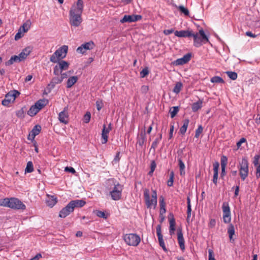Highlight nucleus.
I'll use <instances>...</instances> for the list:
<instances>
[{
	"label": "nucleus",
	"mask_w": 260,
	"mask_h": 260,
	"mask_svg": "<svg viewBox=\"0 0 260 260\" xmlns=\"http://www.w3.org/2000/svg\"><path fill=\"white\" fill-rule=\"evenodd\" d=\"M107 189L109 191L112 200L117 201L121 199V192L123 189L122 186L114 179L108 180Z\"/></svg>",
	"instance_id": "2"
},
{
	"label": "nucleus",
	"mask_w": 260,
	"mask_h": 260,
	"mask_svg": "<svg viewBox=\"0 0 260 260\" xmlns=\"http://www.w3.org/2000/svg\"><path fill=\"white\" fill-rule=\"evenodd\" d=\"M223 211V222L225 223H228L231 222V211L230 208L229 204L227 202H224L222 206Z\"/></svg>",
	"instance_id": "11"
},
{
	"label": "nucleus",
	"mask_w": 260,
	"mask_h": 260,
	"mask_svg": "<svg viewBox=\"0 0 260 260\" xmlns=\"http://www.w3.org/2000/svg\"><path fill=\"white\" fill-rule=\"evenodd\" d=\"M61 82L62 80L59 75L56 76L52 79L49 86H51L52 87H54L56 84H59Z\"/></svg>",
	"instance_id": "32"
},
{
	"label": "nucleus",
	"mask_w": 260,
	"mask_h": 260,
	"mask_svg": "<svg viewBox=\"0 0 260 260\" xmlns=\"http://www.w3.org/2000/svg\"><path fill=\"white\" fill-rule=\"evenodd\" d=\"M212 83H224L223 79L219 76H214L211 79Z\"/></svg>",
	"instance_id": "47"
},
{
	"label": "nucleus",
	"mask_w": 260,
	"mask_h": 260,
	"mask_svg": "<svg viewBox=\"0 0 260 260\" xmlns=\"http://www.w3.org/2000/svg\"><path fill=\"white\" fill-rule=\"evenodd\" d=\"M209 252V260H216L214 257L213 251L212 249H209L208 250Z\"/></svg>",
	"instance_id": "58"
},
{
	"label": "nucleus",
	"mask_w": 260,
	"mask_h": 260,
	"mask_svg": "<svg viewBox=\"0 0 260 260\" xmlns=\"http://www.w3.org/2000/svg\"><path fill=\"white\" fill-rule=\"evenodd\" d=\"M203 128L201 125H200L196 131L195 137L198 138L200 134L203 132Z\"/></svg>",
	"instance_id": "48"
},
{
	"label": "nucleus",
	"mask_w": 260,
	"mask_h": 260,
	"mask_svg": "<svg viewBox=\"0 0 260 260\" xmlns=\"http://www.w3.org/2000/svg\"><path fill=\"white\" fill-rule=\"evenodd\" d=\"M69 203L73 207V209L74 210L75 208H81L83 207L85 205L86 202L83 200H76L71 201Z\"/></svg>",
	"instance_id": "21"
},
{
	"label": "nucleus",
	"mask_w": 260,
	"mask_h": 260,
	"mask_svg": "<svg viewBox=\"0 0 260 260\" xmlns=\"http://www.w3.org/2000/svg\"><path fill=\"white\" fill-rule=\"evenodd\" d=\"M160 141V138H156L155 140L152 142L151 149H153L154 150L157 147L158 143Z\"/></svg>",
	"instance_id": "49"
},
{
	"label": "nucleus",
	"mask_w": 260,
	"mask_h": 260,
	"mask_svg": "<svg viewBox=\"0 0 260 260\" xmlns=\"http://www.w3.org/2000/svg\"><path fill=\"white\" fill-rule=\"evenodd\" d=\"M90 117H91L90 113L89 112H86L84 116V122L86 123H88L90 120Z\"/></svg>",
	"instance_id": "52"
},
{
	"label": "nucleus",
	"mask_w": 260,
	"mask_h": 260,
	"mask_svg": "<svg viewBox=\"0 0 260 260\" xmlns=\"http://www.w3.org/2000/svg\"><path fill=\"white\" fill-rule=\"evenodd\" d=\"M48 103V101L46 99H42L38 101L35 104V106L38 108L39 110L45 106Z\"/></svg>",
	"instance_id": "27"
},
{
	"label": "nucleus",
	"mask_w": 260,
	"mask_h": 260,
	"mask_svg": "<svg viewBox=\"0 0 260 260\" xmlns=\"http://www.w3.org/2000/svg\"><path fill=\"white\" fill-rule=\"evenodd\" d=\"M174 178V173L173 171H171L170 173V178L167 182V185L168 186H172L173 185Z\"/></svg>",
	"instance_id": "43"
},
{
	"label": "nucleus",
	"mask_w": 260,
	"mask_h": 260,
	"mask_svg": "<svg viewBox=\"0 0 260 260\" xmlns=\"http://www.w3.org/2000/svg\"><path fill=\"white\" fill-rule=\"evenodd\" d=\"M156 167V164L155 163V161L154 160H152L151 161V165H150V171L149 173V174H152L153 172L154 171L155 168Z\"/></svg>",
	"instance_id": "50"
},
{
	"label": "nucleus",
	"mask_w": 260,
	"mask_h": 260,
	"mask_svg": "<svg viewBox=\"0 0 260 260\" xmlns=\"http://www.w3.org/2000/svg\"><path fill=\"white\" fill-rule=\"evenodd\" d=\"M189 121L188 119H185L183 120V125L180 127L179 130V133L182 135H184L187 130V128L188 127Z\"/></svg>",
	"instance_id": "31"
},
{
	"label": "nucleus",
	"mask_w": 260,
	"mask_h": 260,
	"mask_svg": "<svg viewBox=\"0 0 260 260\" xmlns=\"http://www.w3.org/2000/svg\"><path fill=\"white\" fill-rule=\"evenodd\" d=\"M170 113L171 114V118H173L175 116L177 113L179 111V107L178 106L173 107L170 109Z\"/></svg>",
	"instance_id": "39"
},
{
	"label": "nucleus",
	"mask_w": 260,
	"mask_h": 260,
	"mask_svg": "<svg viewBox=\"0 0 260 260\" xmlns=\"http://www.w3.org/2000/svg\"><path fill=\"white\" fill-rule=\"evenodd\" d=\"M41 131V126L40 125H35L31 131L30 132L28 139L29 140H33L35 137L39 135Z\"/></svg>",
	"instance_id": "19"
},
{
	"label": "nucleus",
	"mask_w": 260,
	"mask_h": 260,
	"mask_svg": "<svg viewBox=\"0 0 260 260\" xmlns=\"http://www.w3.org/2000/svg\"><path fill=\"white\" fill-rule=\"evenodd\" d=\"M10 199L5 198L3 199H0V206L9 207V203L10 202Z\"/></svg>",
	"instance_id": "45"
},
{
	"label": "nucleus",
	"mask_w": 260,
	"mask_h": 260,
	"mask_svg": "<svg viewBox=\"0 0 260 260\" xmlns=\"http://www.w3.org/2000/svg\"><path fill=\"white\" fill-rule=\"evenodd\" d=\"M149 74V71L147 68L143 69L140 72V76L142 78L145 77Z\"/></svg>",
	"instance_id": "54"
},
{
	"label": "nucleus",
	"mask_w": 260,
	"mask_h": 260,
	"mask_svg": "<svg viewBox=\"0 0 260 260\" xmlns=\"http://www.w3.org/2000/svg\"><path fill=\"white\" fill-rule=\"evenodd\" d=\"M148 90H149V87L148 86H146V85H143L141 88V92L143 93H147V91H148Z\"/></svg>",
	"instance_id": "60"
},
{
	"label": "nucleus",
	"mask_w": 260,
	"mask_h": 260,
	"mask_svg": "<svg viewBox=\"0 0 260 260\" xmlns=\"http://www.w3.org/2000/svg\"><path fill=\"white\" fill-rule=\"evenodd\" d=\"M159 205H160V215H163L166 212V203L165 202L164 198L160 197L159 198Z\"/></svg>",
	"instance_id": "25"
},
{
	"label": "nucleus",
	"mask_w": 260,
	"mask_h": 260,
	"mask_svg": "<svg viewBox=\"0 0 260 260\" xmlns=\"http://www.w3.org/2000/svg\"><path fill=\"white\" fill-rule=\"evenodd\" d=\"M228 233L231 240L233 239V236L235 234V228L232 224H229L228 228Z\"/></svg>",
	"instance_id": "35"
},
{
	"label": "nucleus",
	"mask_w": 260,
	"mask_h": 260,
	"mask_svg": "<svg viewBox=\"0 0 260 260\" xmlns=\"http://www.w3.org/2000/svg\"><path fill=\"white\" fill-rule=\"evenodd\" d=\"M226 74L228 77L233 80H235L237 78V74L235 72L228 71L226 72Z\"/></svg>",
	"instance_id": "44"
},
{
	"label": "nucleus",
	"mask_w": 260,
	"mask_h": 260,
	"mask_svg": "<svg viewBox=\"0 0 260 260\" xmlns=\"http://www.w3.org/2000/svg\"><path fill=\"white\" fill-rule=\"evenodd\" d=\"M39 110L38 109V108H37V107L35 106V105H32L30 108V109H29V110L27 112V114L28 115L30 116H34L35 115H36L39 112Z\"/></svg>",
	"instance_id": "33"
},
{
	"label": "nucleus",
	"mask_w": 260,
	"mask_h": 260,
	"mask_svg": "<svg viewBox=\"0 0 260 260\" xmlns=\"http://www.w3.org/2000/svg\"><path fill=\"white\" fill-rule=\"evenodd\" d=\"M19 94V92L14 90L9 92L5 96V99L2 101V105L5 106H8L11 102H13L16 96Z\"/></svg>",
	"instance_id": "9"
},
{
	"label": "nucleus",
	"mask_w": 260,
	"mask_h": 260,
	"mask_svg": "<svg viewBox=\"0 0 260 260\" xmlns=\"http://www.w3.org/2000/svg\"><path fill=\"white\" fill-rule=\"evenodd\" d=\"M259 158H260V155H256L254 156L253 161V164L254 166H256L259 164L258 162Z\"/></svg>",
	"instance_id": "55"
},
{
	"label": "nucleus",
	"mask_w": 260,
	"mask_h": 260,
	"mask_svg": "<svg viewBox=\"0 0 260 260\" xmlns=\"http://www.w3.org/2000/svg\"><path fill=\"white\" fill-rule=\"evenodd\" d=\"M187 217H190L191 208V204H190V199L189 197H187Z\"/></svg>",
	"instance_id": "41"
},
{
	"label": "nucleus",
	"mask_w": 260,
	"mask_h": 260,
	"mask_svg": "<svg viewBox=\"0 0 260 260\" xmlns=\"http://www.w3.org/2000/svg\"><path fill=\"white\" fill-rule=\"evenodd\" d=\"M83 9L82 0H78L76 5H73L70 11V23L71 25L79 26L82 21L81 15Z\"/></svg>",
	"instance_id": "1"
},
{
	"label": "nucleus",
	"mask_w": 260,
	"mask_h": 260,
	"mask_svg": "<svg viewBox=\"0 0 260 260\" xmlns=\"http://www.w3.org/2000/svg\"><path fill=\"white\" fill-rule=\"evenodd\" d=\"M174 31V30L173 28L169 29H165L164 30V34L165 35H169L172 33H173Z\"/></svg>",
	"instance_id": "62"
},
{
	"label": "nucleus",
	"mask_w": 260,
	"mask_h": 260,
	"mask_svg": "<svg viewBox=\"0 0 260 260\" xmlns=\"http://www.w3.org/2000/svg\"><path fill=\"white\" fill-rule=\"evenodd\" d=\"M34 171V166L31 161H28L27 163L26 167L25 170V173H31Z\"/></svg>",
	"instance_id": "42"
},
{
	"label": "nucleus",
	"mask_w": 260,
	"mask_h": 260,
	"mask_svg": "<svg viewBox=\"0 0 260 260\" xmlns=\"http://www.w3.org/2000/svg\"><path fill=\"white\" fill-rule=\"evenodd\" d=\"M142 17L140 15H125L120 20V23L134 22L140 20Z\"/></svg>",
	"instance_id": "12"
},
{
	"label": "nucleus",
	"mask_w": 260,
	"mask_h": 260,
	"mask_svg": "<svg viewBox=\"0 0 260 260\" xmlns=\"http://www.w3.org/2000/svg\"><path fill=\"white\" fill-rule=\"evenodd\" d=\"M156 230V234L158 237L159 244L160 246L162 247L165 251H167V249L165 246V244L163 239V236L161 232V225L160 224L157 225Z\"/></svg>",
	"instance_id": "15"
},
{
	"label": "nucleus",
	"mask_w": 260,
	"mask_h": 260,
	"mask_svg": "<svg viewBox=\"0 0 260 260\" xmlns=\"http://www.w3.org/2000/svg\"><path fill=\"white\" fill-rule=\"evenodd\" d=\"M191 54L190 53H187L184 55L182 57L178 58L176 60L174 63L176 66L182 65L187 63L191 58Z\"/></svg>",
	"instance_id": "18"
},
{
	"label": "nucleus",
	"mask_w": 260,
	"mask_h": 260,
	"mask_svg": "<svg viewBox=\"0 0 260 260\" xmlns=\"http://www.w3.org/2000/svg\"><path fill=\"white\" fill-rule=\"evenodd\" d=\"M30 21H27L26 22L24 23L20 27V30H21V29L22 28L23 32L27 31L29 28H30Z\"/></svg>",
	"instance_id": "46"
},
{
	"label": "nucleus",
	"mask_w": 260,
	"mask_h": 260,
	"mask_svg": "<svg viewBox=\"0 0 260 260\" xmlns=\"http://www.w3.org/2000/svg\"><path fill=\"white\" fill-rule=\"evenodd\" d=\"M177 239L181 249L184 250L185 249L184 239L181 229L177 230Z\"/></svg>",
	"instance_id": "20"
},
{
	"label": "nucleus",
	"mask_w": 260,
	"mask_h": 260,
	"mask_svg": "<svg viewBox=\"0 0 260 260\" xmlns=\"http://www.w3.org/2000/svg\"><path fill=\"white\" fill-rule=\"evenodd\" d=\"M73 211L74 210L73 209V207L69 203L65 207L63 208L60 211L59 213V217L60 218H65Z\"/></svg>",
	"instance_id": "16"
},
{
	"label": "nucleus",
	"mask_w": 260,
	"mask_h": 260,
	"mask_svg": "<svg viewBox=\"0 0 260 260\" xmlns=\"http://www.w3.org/2000/svg\"><path fill=\"white\" fill-rule=\"evenodd\" d=\"M146 142V136L145 131L142 132L137 137V144L140 147H142L143 145Z\"/></svg>",
	"instance_id": "22"
},
{
	"label": "nucleus",
	"mask_w": 260,
	"mask_h": 260,
	"mask_svg": "<svg viewBox=\"0 0 260 260\" xmlns=\"http://www.w3.org/2000/svg\"><path fill=\"white\" fill-rule=\"evenodd\" d=\"M170 216L171 217V218L170 219L169 223H170V233L171 235L174 233L175 231V220L173 217V215L172 214H170Z\"/></svg>",
	"instance_id": "26"
},
{
	"label": "nucleus",
	"mask_w": 260,
	"mask_h": 260,
	"mask_svg": "<svg viewBox=\"0 0 260 260\" xmlns=\"http://www.w3.org/2000/svg\"><path fill=\"white\" fill-rule=\"evenodd\" d=\"M57 203V198L54 196H48L46 201L47 205L50 207H53Z\"/></svg>",
	"instance_id": "28"
},
{
	"label": "nucleus",
	"mask_w": 260,
	"mask_h": 260,
	"mask_svg": "<svg viewBox=\"0 0 260 260\" xmlns=\"http://www.w3.org/2000/svg\"><path fill=\"white\" fill-rule=\"evenodd\" d=\"M20 60L21 61L23 60L24 59H25L27 56L25 53L22 51L18 55Z\"/></svg>",
	"instance_id": "59"
},
{
	"label": "nucleus",
	"mask_w": 260,
	"mask_h": 260,
	"mask_svg": "<svg viewBox=\"0 0 260 260\" xmlns=\"http://www.w3.org/2000/svg\"><path fill=\"white\" fill-rule=\"evenodd\" d=\"M59 121L64 124H67L69 121V115L68 113V107L64 108L63 110L60 112L58 115Z\"/></svg>",
	"instance_id": "17"
},
{
	"label": "nucleus",
	"mask_w": 260,
	"mask_h": 260,
	"mask_svg": "<svg viewBox=\"0 0 260 260\" xmlns=\"http://www.w3.org/2000/svg\"><path fill=\"white\" fill-rule=\"evenodd\" d=\"M64 170L67 172H69L73 174H74L76 172L75 169L72 167H66Z\"/></svg>",
	"instance_id": "63"
},
{
	"label": "nucleus",
	"mask_w": 260,
	"mask_h": 260,
	"mask_svg": "<svg viewBox=\"0 0 260 260\" xmlns=\"http://www.w3.org/2000/svg\"><path fill=\"white\" fill-rule=\"evenodd\" d=\"M21 60L18 55H13L11 57L9 60L5 62V64L7 66H9L13 64L15 62H19Z\"/></svg>",
	"instance_id": "29"
},
{
	"label": "nucleus",
	"mask_w": 260,
	"mask_h": 260,
	"mask_svg": "<svg viewBox=\"0 0 260 260\" xmlns=\"http://www.w3.org/2000/svg\"><path fill=\"white\" fill-rule=\"evenodd\" d=\"M219 164L218 162L213 164V182L216 185L218 180V169Z\"/></svg>",
	"instance_id": "23"
},
{
	"label": "nucleus",
	"mask_w": 260,
	"mask_h": 260,
	"mask_svg": "<svg viewBox=\"0 0 260 260\" xmlns=\"http://www.w3.org/2000/svg\"><path fill=\"white\" fill-rule=\"evenodd\" d=\"M94 213L98 217L103 218L104 219H107L108 217L106 213L100 210H95L93 211Z\"/></svg>",
	"instance_id": "40"
},
{
	"label": "nucleus",
	"mask_w": 260,
	"mask_h": 260,
	"mask_svg": "<svg viewBox=\"0 0 260 260\" xmlns=\"http://www.w3.org/2000/svg\"><path fill=\"white\" fill-rule=\"evenodd\" d=\"M228 159L225 156L223 155L221 158V167H226Z\"/></svg>",
	"instance_id": "51"
},
{
	"label": "nucleus",
	"mask_w": 260,
	"mask_h": 260,
	"mask_svg": "<svg viewBox=\"0 0 260 260\" xmlns=\"http://www.w3.org/2000/svg\"><path fill=\"white\" fill-rule=\"evenodd\" d=\"M176 7L180 11L181 13L184 14L185 16L189 15V12L187 8H185L183 6H176Z\"/></svg>",
	"instance_id": "38"
},
{
	"label": "nucleus",
	"mask_w": 260,
	"mask_h": 260,
	"mask_svg": "<svg viewBox=\"0 0 260 260\" xmlns=\"http://www.w3.org/2000/svg\"><path fill=\"white\" fill-rule=\"evenodd\" d=\"M112 129V124L110 123L107 127L105 124H104L102 132V143L106 144L108 141V134Z\"/></svg>",
	"instance_id": "13"
},
{
	"label": "nucleus",
	"mask_w": 260,
	"mask_h": 260,
	"mask_svg": "<svg viewBox=\"0 0 260 260\" xmlns=\"http://www.w3.org/2000/svg\"><path fill=\"white\" fill-rule=\"evenodd\" d=\"M175 36L180 38H189L193 36V31L190 29L187 30H176L174 32Z\"/></svg>",
	"instance_id": "14"
},
{
	"label": "nucleus",
	"mask_w": 260,
	"mask_h": 260,
	"mask_svg": "<svg viewBox=\"0 0 260 260\" xmlns=\"http://www.w3.org/2000/svg\"><path fill=\"white\" fill-rule=\"evenodd\" d=\"M68 50V46L63 45L60 47L50 56V61L53 63H56L58 61L62 60V59L66 57Z\"/></svg>",
	"instance_id": "5"
},
{
	"label": "nucleus",
	"mask_w": 260,
	"mask_h": 260,
	"mask_svg": "<svg viewBox=\"0 0 260 260\" xmlns=\"http://www.w3.org/2000/svg\"><path fill=\"white\" fill-rule=\"evenodd\" d=\"M9 200V208L21 210H24L26 208L25 205L18 199L12 198Z\"/></svg>",
	"instance_id": "10"
},
{
	"label": "nucleus",
	"mask_w": 260,
	"mask_h": 260,
	"mask_svg": "<svg viewBox=\"0 0 260 260\" xmlns=\"http://www.w3.org/2000/svg\"><path fill=\"white\" fill-rule=\"evenodd\" d=\"M182 86L183 85L181 82H177L174 87L173 91L176 94L179 93L181 91Z\"/></svg>",
	"instance_id": "37"
},
{
	"label": "nucleus",
	"mask_w": 260,
	"mask_h": 260,
	"mask_svg": "<svg viewBox=\"0 0 260 260\" xmlns=\"http://www.w3.org/2000/svg\"><path fill=\"white\" fill-rule=\"evenodd\" d=\"M57 64L53 68V74L55 76H59L61 73L64 71L67 70L69 68V63L64 60L58 61L56 62Z\"/></svg>",
	"instance_id": "7"
},
{
	"label": "nucleus",
	"mask_w": 260,
	"mask_h": 260,
	"mask_svg": "<svg viewBox=\"0 0 260 260\" xmlns=\"http://www.w3.org/2000/svg\"><path fill=\"white\" fill-rule=\"evenodd\" d=\"M144 198L147 208H155L157 205V193L155 190H152V193L150 197L149 190L148 188H145Z\"/></svg>",
	"instance_id": "3"
},
{
	"label": "nucleus",
	"mask_w": 260,
	"mask_h": 260,
	"mask_svg": "<svg viewBox=\"0 0 260 260\" xmlns=\"http://www.w3.org/2000/svg\"><path fill=\"white\" fill-rule=\"evenodd\" d=\"M82 48L84 49V50L86 51L87 50L91 49L94 47V43L92 41H90L84 44L81 45Z\"/></svg>",
	"instance_id": "36"
},
{
	"label": "nucleus",
	"mask_w": 260,
	"mask_h": 260,
	"mask_svg": "<svg viewBox=\"0 0 260 260\" xmlns=\"http://www.w3.org/2000/svg\"><path fill=\"white\" fill-rule=\"evenodd\" d=\"M22 51L25 53L26 56H27L28 55H29L31 52V49L30 48V47H27L24 49Z\"/></svg>",
	"instance_id": "64"
},
{
	"label": "nucleus",
	"mask_w": 260,
	"mask_h": 260,
	"mask_svg": "<svg viewBox=\"0 0 260 260\" xmlns=\"http://www.w3.org/2000/svg\"><path fill=\"white\" fill-rule=\"evenodd\" d=\"M103 106V104L102 100H98L96 102V107L98 111H100Z\"/></svg>",
	"instance_id": "53"
},
{
	"label": "nucleus",
	"mask_w": 260,
	"mask_h": 260,
	"mask_svg": "<svg viewBox=\"0 0 260 260\" xmlns=\"http://www.w3.org/2000/svg\"><path fill=\"white\" fill-rule=\"evenodd\" d=\"M246 141V140L244 138H242L240 139V140L237 143V146L238 148H239L241 146V144L243 143H245Z\"/></svg>",
	"instance_id": "57"
},
{
	"label": "nucleus",
	"mask_w": 260,
	"mask_h": 260,
	"mask_svg": "<svg viewBox=\"0 0 260 260\" xmlns=\"http://www.w3.org/2000/svg\"><path fill=\"white\" fill-rule=\"evenodd\" d=\"M178 162H179L178 165L179 167L180 175L184 176L185 174V165H184V162H183L181 157H178Z\"/></svg>",
	"instance_id": "30"
},
{
	"label": "nucleus",
	"mask_w": 260,
	"mask_h": 260,
	"mask_svg": "<svg viewBox=\"0 0 260 260\" xmlns=\"http://www.w3.org/2000/svg\"><path fill=\"white\" fill-rule=\"evenodd\" d=\"M78 77L77 76H73L69 77L67 81V88L72 87L78 81Z\"/></svg>",
	"instance_id": "24"
},
{
	"label": "nucleus",
	"mask_w": 260,
	"mask_h": 260,
	"mask_svg": "<svg viewBox=\"0 0 260 260\" xmlns=\"http://www.w3.org/2000/svg\"><path fill=\"white\" fill-rule=\"evenodd\" d=\"M24 114V112L22 108L21 109L18 110L16 112V115L18 117H23Z\"/></svg>",
	"instance_id": "56"
},
{
	"label": "nucleus",
	"mask_w": 260,
	"mask_h": 260,
	"mask_svg": "<svg viewBox=\"0 0 260 260\" xmlns=\"http://www.w3.org/2000/svg\"><path fill=\"white\" fill-rule=\"evenodd\" d=\"M123 240L129 246H137L141 242V238L136 234H126L123 236Z\"/></svg>",
	"instance_id": "6"
},
{
	"label": "nucleus",
	"mask_w": 260,
	"mask_h": 260,
	"mask_svg": "<svg viewBox=\"0 0 260 260\" xmlns=\"http://www.w3.org/2000/svg\"><path fill=\"white\" fill-rule=\"evenodd\" d=\"M239 174L241 179L244 181L248 175V162L247 160L243 158L240 164Z\"/></svg>",
	"instance_id": "8"
},
{
	"label": "nucleus",
	"mask_w": 260,
	"mask_h": 260,
	"mask_svg": "<svg viewBox=\"0 0 260 260\" xmlns=\"http://www.w3.org/2000/svg\"><path fill=\"white\" fill-rule=\"evenodd\" d=\"M22 36H23V35H22V32L20 31V30H19V31L15 36V40H18L19 39H20Z\"/></svg>",
	"instance_id": "61"
},
{
	"label": "nucleus",
	"mask_w": 260,
	"mask_h": 260,
	"mask_svg": "<svg viewBox=\"0 0 260 260\" xmlns=\"http://www.w3.org/2000/svg\"><path fill=\"white\" fill-rule=\"evenodd\" d=\"M203 102L202 101H198V102L194 103L192 105V110L193 112H197L199 109H201L202 107Z\"/></svg>",
	"instance_id": "34"
},
{
	"label": "nucleus",
	"mask_w": 260,
	"mask_h": 260,
	"mask_svg": "<svg viewBox=\"0 0 260 260\" xmlns=\"http://www.w3.org/2000/svg\"><path fill=\"white\" fill-rule=\"evenodd\" d=\"M192 37L193 38V45L196 47H199L203 44L209 42L208 38L203 29H200L198 32H193Z\"/></svg>",
	"instance_id": "4"
}]
</instances>
